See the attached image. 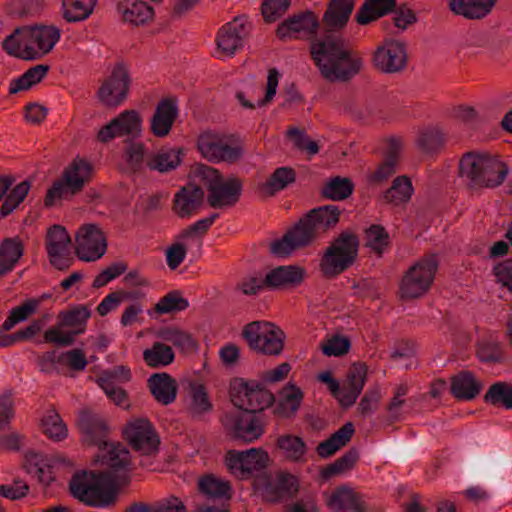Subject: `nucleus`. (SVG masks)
I'll return each instance as SVG.
<instances>
[{"instance_id": "60", "label": "nucleus", "mask_w": 512, "mask_h": 512, "mask_svg": "<svg viewBox=\"0 0 512 512\" xmlns=\"http://www.w3.org/2000/svg\"><path fill=\"white\" fill-rule=\"evenodd\" d=\"M39 303L40 301L37 299H28L21 305L13 308L7 319L3 322L2 330L9 331L19 322L26 320L36 311Z\"/></svg>"}, {"instance_id": "47", "label": "nucleus", "mask_w": 512, "mask_h": 512, "mask_svg": "<svg viewBox=\"0 0 512 512\" xmlns=\"http://www.w3.org/2000/svg\"><path fill=\"white\" fill-rule=\"evenodd\" d=\"M43 433L51 440L59 442L67 437L68 429L54 407L47 410L41 420Z\"/></svg>"}, {"instance_id": "48", "label": "nucleus", "mask_w": 512, "mask_h": 512, "mask_svg": "<svg viewBox=\"0 0 512 512\" xmlns=\"http://www.w3.org/2000/svg\"><path fill=\"white\" fill-rule=\"evenodd\" d=\"M97 0H63V18L67 22L87 19L93 12Z\"/></svg>"}, {"instance_id": "32", "label": "nucleus", "mask_w": 512, "mask_h": 512, "mask_svg": "<svg viewBox=\"0 0 512 512\" xmlns=\"http://www.w3.org/2000/svg\"><path fill=\"white\" fill-rule=\"evenodd\" d=\"M117 11L124 22L134 26L144 25L154 17L153 8L142 0H120Z\"/></svg>"}, {"instance_id": "26", "label": "nucleus", "mask_w": 512, "mask_h": 512, "mask_svg": "<svg viewBox=\"0 0 512 512\" xmlns=\"http://www.w3.org/2000/svg\"><path fill=\"white\" fill-rule=\"evenodd\" d=\"M311 245L308 240L307 231H303L296 222L290 227L282 238L272 241L269 244V252L275 257H288L292 252Z\"/></svg>"}, {"instance_id": "52", "label": "nucleus", "mask_w": 512, "mask_h": 512, "mask_svg": "<svg viewBox=\"0 0 512 512\" xmlns=\"http://www.w3.org/2000/svg\"><path fill=\"white\" fill-rule=\"evenodd\" d=\"M158 337L172 343L182 351H193L197 348L196 341L191 334L175 327H163L158 331Z\"/></svg>"}, {"instance_id": "19", "label": "nucleus", "mask_w": 512, "mask_h": 512, "mask_svg": "<svg viewBox=\"0 0 512 512\" xmlns=\"http://www.w3.org/2000/svg\"><path fill=\"white\" fill-rule=\"evenodd\" d=\"M320 21L318 16L310 10L294 14L280 23L276 29L277 37L285 41L292 38H300L301 35L310 38L311 41L319 36Z\"/></svg>"}, {"instance_id": "35", "label": "nucleus", "mask_w": 512, "mask_h": 512, "mask_svg": "<svg viewBox=\"0 0 512 512\" xmlns=\"http://www.w3.org/2000/svg\"><path fill=\"white\" fill-rule=\"evenodd\" d=\"M396 7V0H365L354 19L359 25H368L393 13Z\"/></svg>"}, {"instance_id": "58", "label": "nucleus", "mask_w": 512, "mask_h": 512, "mask_svg": "<svg viewBox=\"0 0 512 512\" xmlns=\"http://www.w3.org/2000/svg\"><path fill=\"white\" fill-rule=\"evenodd\" d=\"M476 355L483 363H500L505 358L503 345L497 341L483 340L476 344Z\"/></svg>"}, {"instance_id": "27", "label": "nucleus", "mask_w": 512, "mask_h": 512, "mask_svg": "<svg viewBox=\"0 0 512 512\" xmlns=\"http://www.w3.org/2000/svg\"><path fill=\"white\" fill-rule=\"evenodd\" d=\"M178 113L179 110L175 98L161 99L151 118L150 130L152 134L156 137L167 136L178 117Z\"/></svg>"}, {"instance_id": "34", "label": "nucleus", "mask_w": 512, "mask_h": 512, "mask_svg": "<svg viewBox=\"0 0 512 512\" xmlns=\"http://www.w3.org/2000/svg\"><path fill=\"white\" fill-rule=\"evenodd\" d=\"M482 383L471 371H461L451 378V394L459 400H473L481 392Z\"/></svg>"}, {"instance_id": "12", "label": "nucleus", "mask_w": 512, "mask_h": 512, "mask_svg": "<svg viewBox=\"0 0 512 512\" xmlns=\"http://www.w3.org/2000/svg\"><path fill=\"white\" fill-rule=\"evenodd\" d=\"M373 68L383 74L403 72L408 64L405 43L395 39H385L372 53Z\"/></svg>"}, {"instance_id": "17", "label": "nucleus", "mask_w": 512, "mask_h": 512, "mask_svg": "<svg viewBox=\"0 0 512 512\" xmlns=\"http://www.w3.org/2000/svg\"><path fill=\"white\" fill-rule=\"evenodd\" d=\"M123 436L133 450L143 455H151L158 451L160 438L147 419H136L128 423L123 429Z\"/></svg>"}, {"instance_id": "24", "label": "nucleus", "mask_w": 512, "mask_h": 512, "mask_svg": "<svg viewBox=\"0 0 512 512\" xmlns=\"http://www.w3.org/2000/svg\"><path fill=\"white\" fill-rule=\"evenodd\" d=\"M243 184L237 177L223 179L207 195V203L214 209H225L235 206L242 194Z\"/></svg>"}, {"instance_id": "62", "label": "nucleus", "mask_w": 512, "mask_h": 512, "mask_svg": "<svg viewBox=\"0 0 512 512\" xmlns=\"http://www.w3.org/2000/svg\"><path fill=\"white\" fill-rule=\"evenodd\" d=\"M265 288H267L265 277L263 278L257 272L242 278L235 286V290L244 296H256Z\"/></svg>"}, {"instance_id": "11", "label": "nucleus", "mask_w": 512, "mask_h": 512, "mask_svg": "<svg viewBox=\"0 0 512 512\" xmlns=\"http://www.w3.org/2000/svg\"><path fill=\"white\" fill-rule=\"evenodd\" d=\"M221 423L229 438L242 443H252L264 433V424L260 417L243 410L225 413Z\"/></svg>"}, {"instance_id": "41", "label": "nucleus", "mask_w": 512, "mask_h": 512, "mask_svg": "<svg viewBox=\"0 0 512 512\" xmlns=\"http://www.w3.org/2000/svg\"><path fill=\"white\" fill-rule=\"evenodd\" d=\"M412 194L413 186L410 178L401 175L392 181V185L382 194V199L386 204L399 206L408 202Z\"/></svg>"}, {"instance_id": "56", "label": "nucleus", "mask_w": 512, "mask_h": 512, "mask_svg": "<svg viewBox=\"0 0 512 512\" xmlns=\"http://www.w3.org/2000/svg\"><path fill=\"white\" fill-rule=\"evenodd\" d=\"M189 302L179 290H173L164 295L155 304L154 310L158 314L177 313L186 310Z\"/></svg>"}, {"instance_id": "7", "label": "nucleus", "mask_w": 512, "mask_h": 512, "mask_svg": "<svg viewBox=\"0 0 512 512\" xmlns=\"http://www.w3.org/2000/svg\"><path fill=\"white\" fill-rule=\"evenodd\" d=\"M359 245L358 236L350 230H344L335 237L320 259L319 268L323 276L332 279L353 266Z\"/></svg>"}, {"instance_id": "16", "label": "nucleus", "mask_w": 512, "mask_h": 512, "mask_svg": "<svg viewBox=\"0 0 512 512\" xmlns=\"http://www.w3.org/2000/svg\"><path fill=\"white\" fill-rule=\"evenodd\" d=\"M75 253L82 261L92 262L101 258L107 250L104 232L96 224H84L76 233Z\"/></svg>"}, {"instance_id": "64", "label": "nucleus", "mask_w": 512, "mask_h": 512, "mask_svg": "<svg viewBox=\"0 0 512 512\" xmlns=\"http://www.w3.org/2000/svg\"><path fill=\"white\" fill-rule=\"evenodd\" d=\"M194 174L199 182L207 189L208 193L211 192L212 187H216L224 179L217 169L205 164L197 165Z\"/></svg>"}, {"instance_id": "18", "label": "nucleus", "mask_w": 512, "mask_h": 512, "mask_svg": "<svg viewBox=\"0 0 512 512\" xmlns=\"http://www.w3.org/2000/svg\"><path fill=\"white\" fill-rule=\"evenodd\" d=\"M130 76L124 64L118 63L111 75L98 90L99 101L106 107H117L127 98L130 87Z\"/></svg>"}, {"instance_id": "36", "label": "nucleus", "mask_w": 512, "mask_h": 512, "mask_svg": "<svg viewBox=\"0 0 512 512\" xmlns=\"http://www.w3.org/2000/svg\"><path fill=\"white\" fill-rule=\"evenodd\" d=\"M497 0H449V9L466 19H482L491 13Z\"/></svg>"}, {"instance_id": "44", "label": "nucleus", "mask_w": 512, "mask_h": 512, "mask_svg": "<svg viewBox=\"0 0 512 512\" xmlns=\"http://www.w3.org/2000/svg\"><path fill=\"white\" fill-rule=\"evenodd\" d=\"M359 459V453L356 448H351L346 451L341 457L337 458L334 462L324 466L320 470V477L322 480H329L334 476L343 474L351 470Z\"/></svg>"}, {"instance_id": "50", "label": "nucleus", "mask_w": 512, "mask_h": 512, "mask_svg": "<svg viewBox=\"0 0 512 512\" xmlns=\"http://www.w3.org/2000/svg\"><path fill=\"white\" fill-rule=\"evenodd\" d=\"M174 358L173 349L162 342L153 343L151 348L143 352V359L151 368L167 366L174 361Z\"/></svg>"}, {"instance_id": "28", "label": "nucleus", "mask_w": 512, "mask_h": 512, "mask_svg": "<svg viewBox=\"0 0 512 512\" xmlns=\"http://www.w3.org/2000/svg\"><path fill=\"white\" fill-rule=\"evenodd\" d=\"M327 505L340 512H367L368 510L363 496L345 485L335 488L327 500Z\"/></svg>"}, {"instance_id": "33", "label": "nucleus", "mask_w": 512, "mask_h": 512, "mask_svg": "<svg viewBox=\"0 0 512 512\" xmlns=\"http://www.w3.org/2000/svg\"><path fill=\"white\" fill-rule=\"evenodd\" d=\"M281 399L274 407V415L280 418H292L296 415L299 410L304 393L300 387L294 383H287L280 392Z\"/></svg>"}, {"instance_id": "4", "label": "nucleus", "mask_w": 512, "mask_h": 512, "mask_svg": "<svg viewBox=\"0 0 512 512\" xmlns=\"http://www.w3.org/2000/svg\"><path fill=\"white\" fill-rule=\"evenodd\" d=\"M120 484L113 478L112 469L109 472L78 471L69 481L70 494L90 507L104 508L115 504L117 489Z\"/></svg>"}, {"instance_id": "14", "label": "nucleus", "mask_w": 512, "mask_h": 512, "mask_svg": "<svg viewBox=\"0 0 512 512\" xmlns=\"http://www.w3.org/2000/svg\"><path fill=\"white\" fill-rule=\"evenodd\" d=\"M197 148L204 158L214 163H236L243 156L241 145H230L223 137L211 132L198 137Z\"/></svg>"}, {"instance_id": "57", "label": "nucleus", "mask_w": 512, "mask_h": 512, "mask_svg": "<svg viewBox=\"0 0 512 512\" xmlns=\"http://www.w3.org/2000/svg\"><path fill=\"white\" fill-rule=\"evenodd\" d=\"M212 410V403L202 384H191V404L189 414L192 418H200L203 414Z\"/></svg>"}, {"instance_id": "37", "label": "nucleus", "mask_w": 512, "mask_h": 512, "mask_svg": "<svg viewBox=\"0 0 512 512\" xmlns=\"http://www.w3.org/2000/svg\"><path fill=\"white\" fill-rule=\"evenodd\" d=\"M183 148H163L152 154L146 161L150 170L160 173L175 170L183 161Z\"/></svg>"}, {"instance_id": "61", "label": "nucleus", "mask_w": 512, "mask_h": 512, "mask_svg": "<svg viewBox=\"0 0 512 512\" xmlns=\"http://www.w3.org/2000/svg\"><path fill=\"white\" fill-rule=\"evenodd\" d=\"M291 0H263L261 14L266 23H274L289 9Z\"/></svg>"}, {"instance_id": "51", "label": "nucleus", "mask_w": 512, "mask_h": 512, "mask_svg": "<svg viewBox=\"0 0 512 512\" xmlns=\"http://www.w3.org/2000/svg\"><path fill=\"white\" fill-rule=\"evenodd\" d=\"M276 446L283 452L286 459L297 462L305 455L307 447L299 436L285 434L276 440Z\"/></svg>"}, {"instance_id": "5", "label": "nucleus", "mask_w": 512, "mask_h": 512, "mask_svg": "<svg viewBox=\"0 0 512 512\" xmlns=\"http://www.w3.org/2000/svg\"><path fill=\"white\" fill-rule=\"evenodd\" d=\"M509 169L497 157L466 152L459 161V176L470 190L496 188L506 179Z\"/></svg>"}, {"instance_id": "22", "label": "nucleus", "mask_w": 512, "mask_h": 512, "mask_svg": "<svg viewBox=\"0 0 512 512\" xmlns=\"http://www.w3.org/2000/svg\"><path fill=\"white\" fill-rule=\"evenodd\" d=\"M355 7V0H330L322 16L323 31L319 36L342 34Z\"/></svg>"}, {"instance_id": "23", "label": "nucleus", "mask_w": 512, "mask_h": 512, "mask_svg": "<svg viewBox=\"0 0 512 512\" xmlns=\"http://www.w3.org/2000/svg\"><path fill=\"white\" fill-rule=\"evenodd\" d=\"M205 193L201 186L188 183L174 195L172 211L180 218H189L204 204Z\"/></svg>"}, {"instance_id": "59", "label": "nucleus", "mask_w": 512, "mask_h": 512, "mask_svg": "<svg viewBox=\"0 0 512 512\" xmlns=\"http://www.w3.org/2000/svg\"><path fill=\"white\" fill-rule=\"evenodd\" d=\"M366 246L371 248L376 254L382 255L384 250L390 245V236L384 226L372 224L365 230Z\"/></svg>"}, {"instance_id": "9", "label": "nucleus", "mask_w": 512, "mask_h": 512, "mask_svg": "<svg viewBox=\"0 0 512 512\" xmlns=\"http://www.w3.org/2000/svg\"><path fill=\"white\" fill-rule=\"evenodd\" d=\"M230 397L237 408L254 414L262 412L275 402L274 394L263 382L244 378H235L231 382Z\"/></svg>"}, {"instance_id": "31", "label": "nucleus", "mask_w": 512, "mask_h": 512, "mask_svg": "<svg viewBox=\"0 0 512 512\" xmlns=\"http://www.w3.org/2000/svg\"><path fill=\"white\" fill-rule=\"evenodd\" d=\"M147 385L158 403L169 405L175 401L178 385L176 380L168 373L152 374L147 380Z\"/></svg>"}, {"instance_id": "39", "label": "nucleus", "mask_w": 512, "mask_h": 512, "mask_svg": "<svg viewBox=\"0 0 512 512\" xmlns=\"http://www.w3.org/2000/svg\"><path fill=\"white\" fill-rule=\"evenodd\" d=\"M124 512H187V508L178 497L170 496L154 503L132 502Z\"/></svg>"}, {"instance_id": "42", "label": "nucleus", "mask_w": 512, "mask_h": 512, "mask_svg": "<svg viewBox=\"0 0 512 512\" xmlns=\"http://www.w3.org/2000/svg\"><path fill=\"white\" fill-rule=\"evenodd\" d=\"M353 191L354 183L351 179L336 176L325 182L321 188L320 194L323 198L341 201L350 197Z\"/></svg>"}, {"instance_id": "46", "label": "nucleus", "mask_w": 512, "mask_h": 512, "mask_svg": "<svg viewBox=\"0 0 512 512\" xmlns=\"http://www.w3.org/2000/svg\"><path fill=\"white\" fill-rule=\"evenodd\" d=\"M199 491L209 499H230V482L221 480L214 475H205L198 482Z\"/></svg>"}, {"instance_id": "49", "label": "nucleus", "mask_w": 512, "mask_h": 512, "mask_svg": "<svg viewBox=\"0 0 512 512\" xmlns=\"http://www.w3.org/2000/svg\"><path fill=\"white\" fill-rule=\"evenodd\" d=\"M483 400L494 407L512 409V384L502 381L493 383L485 393Z\"/></svg>"}, {"instance_id": "1", "label": "nucleus", "mask_w": 512, "mask_h": 512, "mask_svg": "<svg viewBox=\"0 0 512 512\" xmlns=\"http://www.w3.org/2000/svg\"><path fill=\"white\" fill-rule=\"evenodd\" d=\"M309 51L321 76L329 82H349L364 67L363 57L349 47L342 34L316 37L310 41Z\"/></svg>"}, {"instance_id": "8", "label": "nucleus", "mask_w": 512, "mask_h": 512, "mask_svg": "<svg viewBox=\"0 0 512 512\" xmlns=\"http://www.w3.org/2000/svg\"><path fill=\"white\" fill-rule=\"evenodd\" d=\"M241 336L256 354L278 356L284 350L286 334L272 322L252 321L243 327Z\"/></svg>"}, {"instance_id": "10", "label": "nucleus", "mask_w": 512, "mask_h": 512, "mask_svg": "<svg viewBox=\"0 0 512 512\" xmlns=\"http://www.w3.org/2000/svg\"><path fill=\"white\" fill-rule=\"evenodd\" d=\"M438 261L435 256L422 259L403 276L400 293L402 298L415 299L423 296L433 283Z\"/></svg>"}, {"instance_id": "13", "label": "nucleus", "mask_w": 512, "mask_h": 512, "mask_svg": "<svg viewBox=\"0 0 512 512\" xmlns=\"http://www.w3.org/2000/svg\"><path fill=\"white\" fill-rule=\"evenodd\" d=\"M342 211L337 205H323L309 210L298 223L303 231H307L308 240L312 244L320 234L334 229L340 221Z\"/></svg>"}, {"instance_id": "54", "label": "nucleus", "mask_w": 512, "mask_h": 512, "mask_svg": "<svg viewBox=\"0 0 512 512\" xmlns=\"http://www.w3.org/2000/svg\"><path fill=\"white\" fill-rule=\"evenodd\" d=\"M31 189V182L28 180L17 184L4 199L0 207V219L9 216L25 200Z\"/></svg>"}, {"instance_id": "6", "label": "nucleus", "mask_w": 512, "mask_h": 512, "mask_svg": "<svg viewBox=\"0 0 512 512\" xmlns=\"http://www.w3.org/2000/svg\"><path fill=\"white\" fill-rule=\"evenodd\" d=\"M92 175V164L84 158L75 157L47 190L44 197V206L51 208L55 206L57 200L71 199L79 194L85 185L91 181Z\"/></svg>"}, {"instance_id": "45", "label": "nucleus", "mask_w": 512, "mask_h": 512, "mask_svg": "<svg viewBox=\"0 0 512 512\" xmlns=\"http://www.w3.org/2000/svg\"><path fill=\"white\" fill-rule=\"evenodd\" d=\"M50 67L46 64H38L29 68L20 77L10 83L9 93L16 94L20 91L28 90L33 85L38 84L47 75Z\"/></svg>"}, {"instance_id": "15", "label": "nucleus", "mask_w": 512, "mask_h": 512, "mask_svg": "<svg viewBox=\"0 0 512 512\" xmlns=\"http://www.w3.org/2000/svg\"><path fill=\"white\" fill-rule=\"evenodd\" d=\"M71 238L65 227L55 224L51 226L45 237V247L50 264L60 270L69 269L73 263L70 249Z\"/></svg>"}, {"instance_id": "29", "label": "nucleus", "mask_w": 512, "mask_h": 512, "mask_svg": "<svg viewBox=\"0 0 512 512\" xmlns=\"http://www.w3.org/2000/svg\"><path fill=\"white\" fill-rule=\"evenodd\" d=\"M402 146L403 144L400 138L391 137L388 139L384 161L368 176V182L370 184H381L396 172V165L399 161Z\"/></svg>"}, {"instance_id": "21", "label": "nucleus", "mask_w": 512, "mask_h": 512, "mask_svg": "<svg viewBox=\"0 0 512 512\" xmlns=\"http://www.w3.org/2000/svg\"><path fill=\"white\" fill-rule=\"evenodd\" d=\"M250 34V26L244 16L235 17L223 25L217 34V47L226 56H233L244 46V40Z\"/></svg>"}, {"instance_id": "38", "label": "nucleus", "mask_w": 512, "mask_h": 512, "mask_svg": "<svg viewBox=\"0 0 512 512\" xmlns=\"http://www.w3.org/2000/svg\"><path fill=\"white\" fill-rule=\"evenodd\" d=\"M23 253L24 245L18 236L3 239L0 244V277L14 269Z\"/></svg>"}, {"instance_id": "43", "label": "nucleus", "mask_w": 512, "mask_h": 512, "mask_svg": "<svg viewBox=\"0 0 512 512\" xmlns=\"http://www.w3.org/2000/svg\"><path fill=\"white\" fill-rule=\"evenodd\" d=\"M45 5V0H10L6 12L13 18L28 19L39 16Z\"/></svg>"}, {"instance_id": "3", "label": "nucleus", "mask_w": 512, "mask_h": 512, "mask_svg": "<svg viewBox=\"0 0 512 512\" xmlns=\"http://www.w3.org/2000/svg\"><path fill=\"white\" fill-rule=\"evenodd\" d=\"M60 36V29L53 25H24L3 40L2 48L8 55L25 61L39 60L52 51Z\"/></svg>"}, {"instance_id": "2", "label": "nucleus", "mask_w": 512, "mask_h": 512, "mask_svg": "<svg viewBox=\"0 0 512 512\" xmlns=\"http://www.w3.org/2000/svg\"><path fill=\"white\" fill-rule=\"evenodd\" d=\"M77 426L83 442L97 446L102 452L101 462L112 469L114 480L120 484H129V472L132 469L130 452L123 444L107 440L110 432L107 420L91 409H83L79 412Z\"/></svg>"}, {"instance_id": "20", "label": "nucleus", "mask_w": 512, "mask_h": 512, "mask_svg": "<svg viewBox=\"0 0 512 512\" xmlns=\"http://www.w3.org/2000/svg\"><path fill=\"white\" fill-rule=\"evenodd\" d=\"M142 118L136 110H125L109 123L102 126L96 139L101 143H108L116 137H137L141 132Z\"/></svg>"}, {"instance_id": "63", "label": "nucleus", "mask_w": 512, "mask_h": 512, "mask_svg": "<svg viewBox=\"0 0 512 512\" xmlns=\"http://www.w3.org/2000/svg\"><path fill=\"white\" fill-rule=\"evenodd\" d=\"M194 174L199 182L207 189L208 193L211 192L212 187H216L224 179L217 169L205 164L197 165Z\"/></svg>"}, {"instance_id": "30", "label": "nucleus", "mask_w": 512, "mask_h": 512, "mask_svg": "<svg viewBox=\"0 0 512 512\" xmlns=\"http://www.w3.org/2000/svg\"><path fill=\"white\" fill-rule=\"evenodd\" d=\"M298 490V479L288 472H279L265 487L266 495L272 502L292 498Z\"/></svg>"}, {"instance_id": "40", "label": "nucleus", "mask_w": 512, "mask_h": 512, "mask_svg": "<svg viewBox=\"0 0 512 512\" xmlns=\"http://www.w3.org/2000/svg\"><path fill=\"white\" fill-rule=\"evenodd\" d=\"M295 182L296 171L294 168L289 166L279 167L273 171L265 183L260 185V190L271 197Z\"/></svg>"}, {"instance_id": "55", "label": "nucleus", "mask_w": 512, "mask_h": 512, "mask_svg": "<svg viewBox=\"0 0 512 512\" xmlns=\"http://www.w3.org/2000/svg\"><path fill=\"white\" fill-rule=\"evenodd\" d=\"M243 454V469L242 478L252 475L254 472H260L267 466L269 459L268 453L263 449L251 448L242 451Z\"/></svg>"}, {"instance_id": "53", "label": "nucleus", "mask_w": 512, "mask_h": 512, "mask_svg": "<svg viewBox=\"0 0 512 512\" xmlns=\"http://www.w3.org/2000/svg\"><path fill=\"white\" fill-rule=\"evenodd\" d=\"M445 135L437 128H428L419 133L418 148L426 154H438L445 146Z\"/></svg>"}, {"instance_id": "25", "label": "nucleus", "mask_w": 512, "mask_h": 512, "mask_svg": "<svg viewBox=\"0 0 512 512\" xmlns=\"http://www.w3.org/2000/svg\"><path fill=\"white\" fill-rule=\"evenodd\" d=\"M306 276V270L298 265H281L270 270L265 283L270 290H286L300 286Z\"/></svg>"}]
</instances>
